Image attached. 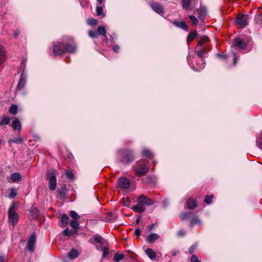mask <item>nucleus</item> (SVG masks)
Here are the masks:
<instances>
[{"label":"nucleus","mask_w":262,"mask_h":262,"mask_svg":"<svg viewBox=\"0 0 262 262\" xmlns=\"http://www.w3.org/2000/svg\"><path fill=\"white\" fill-rule=\"evenodd\" d=\"M232 56H233V64L235 65L236 64V57L235 53H232Z\"/></svg>","instance_id":"obj_54"},{"label":"nucleus","mask_w":262,"mask_h":262,"mask_svg":"<svg viewBox=\"0 0 262 262\" xmlns=\"http://www.w3.org/2000/svg\"><path fill=\"white\" fill-rule=\"evenodd\" d=\"M22 176L20 173L18 172H15L11 174V180L13 183H17L20 181Z\"/></svg>","instance_id":"obj_15"},{"label":"nucleus","mask_w":262,"mask_h":262,"mask_svg":"<svg viewBox=\"0 0 262 262\" xmlns=\"http://www.w3.org/2000/svg\"><path fill=\"white\" fill-rule=\"evenodd\" d=\"M155 227V224H152L148 227V230L149 231H151L152 229Z\"/></svg>","instance_id":"obj_56"},{"label":"nucleus","mask_w":262,"mask_h":262,"mask_svg":"<svg viewBox=\"0 0 262 262\" xmlns=\"http://www.w3.org/2000/svg\"><path fill=\"white\" fill-rule=\"evenodd\" d=\"M70 226L72 228L76 230L79 227V223L76 220H73L71 222Z\"/></svg>","instance_id":"obj_39"},{"label":"nucleus","mask_w":262,"mask_h":262,"mask_svg":"<svg viewBox=\"0 0 262 262\" xmlns=\"http://www.w3.org/2000/svg\"><path fill=\"white\" fill-rule=\"evenodd\" d=\"M142 156L149 159L154 158V155L151 151L147 149H144L142 152Z\"/></svg>","instance_id":"obj_22"},{"label":"nucleus","mask_w":262,"mask_h":262,"mask_svg":"<svg viewBox=\"0 0 262 262\" xmlns=\"http://www.w3.org/2000/svg\"><path fill=\"white\" fill-rule=\"evenodd\" d=\"M172 23L175 26L180 28L185 31H187L188 29V27L185 21L178 22L174 21Z\"/></svg>","instance_id":"obj_16"},{"label":"nucleus","mask_w":262,"mask_h":262,"mask_svg":"<svg viewBox=\"0 0 262 262\" xmlns=\"http://www.w3.org/2000/svg\"><path fill=\"white\" fill-rule=\"evenodd\" d=\"M113 50L115 52H118L119 50V47L117 45H116L115 46H114L113 47Z\"/></svg>","instance_id":"obj_55"},{"label":"nucleus","mask_w":262,"mask_h":262,"mask_svg":"<svg viewBox=\"0 0 262 262\" xmlns=\"http://www.w3.org/2000/svg\"><path fill=\"white\" fill-rule=\"evenodd\" d=\"M168 204V202L167 200H164V202H163V205L164 206H166V205H167V204Z\"/></svg>","instance_id":"obj_59"},{"label":"nucleus","mask_w":262,"mask_h":262,"mask_svg":"<svg viewBox=\"0 0 262 262\" xmlns=\"http://www.w3.org/2000/svg\"><path fill=\"white\" fill-rule=\"evenodd\" d=\"M120 156V162L123 164H128L135 159V156L132 151L129 149H123L118 151Z\"/></svg>","instance_id":"obj_3"},{"label":"nucleus","mask_w":262,"mask_h":262,"mask_svg":"<svg viewBox=\"0 0 262 262\" xmlns=\"http://www.w3.org/2000/svg\"><path fill=\"white\" fill-rule=\"evenodd\" d=\"M209 38L207 36H203L199 40L198 44L197 46H202L203 44L208 41Z\"/></svg>","instance_id":"obj_34"},{"label":"nucleus","mask_w":262,"mask_h":262,"mask_svg":"<svg viewBox=\"0 0 262 262\" xmlns=\"http://www.w3.org/2000/svg\"><path fill=\"white\" fill-rule=\"evenodd\" d=\"M151 7L156 13L162 15L164 13V8L162 6L158 3H153L151 4Z\"/></svg>","instance_id":"obj_12"},{"label":"nucleus","mask_w":262,"mask_h":262,"mask_svg":"<svg viewBox=\"0 0 262 262\" xmlns=\"http://www.w3.org/2000/svg\"><path fill=\"white\" fill-rule=\"evenodd\" d=\"M186 204L187 207L189 209H193L197 206L196 201L192 198L189 199Z\"/></svg>","instance_id":"obj_17"},{"label":"nucleus","mask_w":262,"mask_h":262,"mask_svg":"<svg viewBox=\"0 0 262 262\" xmlns=\"http://www.w3.org/2000/svg\"><path fill=\"white\" fill-rule=\"evenodd\" d=\"M109 246L108 244H106L101 249L102 250V257L105 258L108 255L109 252Z\"/></svg>","instance_id":"obj_31"},{"label":"nucleus","mask_w":262,"mask_h":262,"mask_svg":"<svg viewBox=\"0 0 262 262\" xmlns=\"http://www.w3.org/2000/svg\"><path fill=\"white\" fill-rule=\"evenodd\" d=\"M87 23L89 25L93 26L97 24L98 20L93 18H91L88 19Z\"/></svg>","instance_id":"obj_37"},{"label":"nucleus","mask_w":262,"mask_h":262,"mask_svg":"<svg viewBox=\"0 0 262 262\" xmlns=\"http://www.w3.org/2000/svg\"><path fill=\"white\" fill-rule=\"evenodd\" d=\"M134 234L137 236H139L141 234V230L139 229H136L135 230Z\"/></svg>","instance_id":"obj_49"},{"label":"nucleus","mask_w":262,"mask_h":262,"mask_svg":"<svg viewBox=\"0 0 262 262\" xmlns=\"http://www.w3.org/2000/svg\"><path fill=\"white\" fill-rule=\"evenodd\" d=\"M217 56L220 57H221V58H226V57H227V56L226 55L221 54H217Z\"/></svg>","instance_id":"obj_57"},{"label":"nucleus","mask_w":262,"mask_h":262,"mask_svg":"<svg viewBox=\"0 0 262 262\" xmlns=\"http://www.w3.org/2000/svg\"><path fill=\"white\" fill-rule=\"evenodd\" d=\"M70 216L75 220L80 217L79 215L75 211H71L70 212Z\"/></svg>","instance_id":"obj_43"},{"label":"nucleus","mask_w":262,"mask_h":262,"mask_svg":"<svg viewBox=\"0 0 262 262\" xmlns=\"http://www.w3.org/2000/svg\"><path fill=\"white\" fill-rule=\"evenodd\" d=\"M17 106L16 105L12 104L9 109V112L10 114L15 115L17 113Z\"/></svg>","instance_id":"obj_33"},{"label":"nucleus","mask_w":262,"mask_h":262,"mask_svg":"<svg viewBox=\"0 0 262 262\" xmlns=\"http://www.w3.org/2000/svg\"><path fill=\"white\" fill-rule=\"evenodd\" d=\"M156 162L155 161H153V164H154V165H156Z\"/></svg>","instance_id":"obj_63"},{"label":"nucleus","mask_w":262,"mask_h":262,"mask_svg":"<svg viewBox=\"0 0 262 262\" xmlns=\"http://www.w3.org/2000/svg\"><path fill=\"white\" fill-rule=\"evenodd\" d=\"M190 261L191 262H201V261L199 259L198 256L193 254L192 255L191 258H190Z\"/></svg>","instance_id":"obj_47"},{"label":"nucleus","mask_w":262,"mask_h":262,"mask_svg":"<svg viewBox=\"0 0 262 262\" xmlns=\"http://www.w3.org/2000/svg\"><path fill=\"white\" fill-rule=\"evenodd\" d=\"M58 196L60 199H64L66 197L67 190L66 186L62 187L57 190Z\"/></svg>","instance_id":"obj_19"},{"label":"nucleus","mask_w":262,"mask_h":262,"mask_svg":"<svg viewBox=\"0 0 262 262\" xmlns=\"http://www.w3.org/2000/svg\"><path fill=\"white\" fill-rule=\"evenodd\" d=\"M195 224H198L199 225H201V220L196 216H195L194 217H193L191 219V221H190V226L191 227H192L193 225H194Z\"/></svg>","instance_id":"obj_29"},{"label":"nucleus","mask_w":262,"mask_h":262,"mask_svg":"<svg viewBox=\"0 0 262 262\" xmlns=\"http://www.w3.org/2000/svg\"><path fill=\"white\" fill-rule=\"evenodd\" d=\"M19 34V31L18 30H15L13 33V36L15 38H17Z\"/></svg>","instance_id":"obj_53"},{"label":"nucleus","mask_w":262,"mask_h":262,"mask_svg":"<svg viewBox=\"0 0 262 262\" xmlns=\"http://www.w3.org/2000/svg\"><path fill=\"white\" fill-rule=\"evenodd\" d=\"M47 179L49 181V187L52 191L56 188L57 181L54 172H50L47 174Z\"/></svg>","instance_id":"obj_7"},{"label":"nucleus","mask_w":262,"mask_h":262,"mask_svg":"<svg viewBox=\"0 0 262 262\" xmlns=\"http://www.w3.org/2000/svg\"><path fill=\"white\" fill-rule=\"evenodd\" d=\"M4 257L2 256H0V262H4Z\"/></svg>","instance_id":"obj_61"},{"label":"nucleus","mask_w":262,"mask_h":262,"mask_svg":"<svg viewBox=\"0 0 262 262\" xmlns=\"http://www.w3.org/2000/svg\"><path fill=\"white\" fill-rule=\"evenodd\" d=\"M136 176H144L148 171V167L147 166V163L144 160H141L137 162L134 167Z\"/></svg>","instance_id":"obj_4"},{"label":"nucleus","mask_w":262,"mask_h":262,"mask_svg":"<svg viewBox=\"0 0 262 262\" xmlns=\"http://www.w3.org/2000/svg\"><path fill=\"white\" fill-rule=\"evenodd\" d=\"M137 204L134 205L132 209L136 212L142 213L145 211L146 206H150L154 202L150 198L144 195L139 196L137 200Z\"/></svg>","instance_id":"obj_2"},{"label":"nucleus","mask_w":262,"mask_h":262,"mask_svg":"<svg viewBox=\"0 0 262 262\" xmlns=\"http://www.w3.org/2000/svg\"><path fill=\"white\" fill-rule=\"evenodd\" d=\"M130 203V201L129 199H126L123 202L124 205L128 206Z\"/></svg>","instance_id":"obj_50"},{"label":"nucleus","mask_w":262,"mask_h":262,"mask_svg":"<svg viewBox=\"0 0 262 262\" xmlns=\"http://www.w3.org/2000/svg\"><path fill=\"white\" fill-rule=\"evenodd\" d=\"M145 253L150 259H154L156 257V252L151 248L146 249Z\"/></svg>","instance_id":"obj_21"},{"label":"nucleus","mask_w":262,"mask_h":262,"mask_svg":"<svg viewBox=\"0 0 262 262\" xmlns=\"http://www.w3.org/2000/svg\"><path fill=\"white\" fill-rule=\"evenodd\" d=\"M261 147H262V141H261Z\"/></svg>","instance_id":"obj_64"},{"label":"nucleus","mask_w":262,"mask_h":262,"mask_svg":"<svg viewBox=\"0 0 262 262\" xmlns=\"http://www.w3.org/2000/svg\"><path fill=\"white\" fill-rule=\"evenodd\" d=\"M88 34L89 36L93 38H97L98 36V33L97 32V31L92 30H89Z\"/></svg>","instance_id":"obj_36"},{"label":"nucleus","mask_w":262,"mask_h":262,"mask_svg":"<svg viewBox=\"0 0 262 262\" xmlns=\"http://www.w3.org/2000/svg\"><path fill=\"white\" fill-rule=\"evenodd\" d=\"M76 48V44L73 41L70 43L58 42L53 47L54 55L55 56L61 55L65 52L74 53Z\"/></svg>","instance_id":"obj_1"},{"label":"nucleus","mask_w":262,"mask_h":262,"mask_svg":"<svg viewBox=\"0 0 262 262\" xmlns=\"http://www.w3.org/2000/svg\"><path fill=\"white\" fill-rule=\"evenodd\" d=\"M63 235L66 236H70L72 235L73 233V231L69 230L68 228H66L63 231Z\"/></svg>","instance_id":"obj_46"},{"label":"nucleus","mask_w":262,"mask_h":262,"mask_svg":"<svg viewBox=\"0 0 262 262\" xmlns=\"http://www.w3.org/2000/svg\"><path fill=\"white\" fill-rule=\"evenodd\" d=\"M191 214V213H190V212L182 213H181V214L180 215L181 219L182 220H184L188 218V217Z\"/></svg>","instance_id":"obj_45"},{"label":"nucleus","mask_w":262,"mask_h":262,"mask_svg":"<svg viewBox=\"0 0 262 262\" xmlns=\"http://www.w3.org/2000/svg\"><path fill=\"white\" fill-rule=\"evenodd\" d=\"M118 184L121 189H127L129 187L130 183L129 179L122 177L118 179Z\"/></svg>","instance_id":"obj_9"},{"label":"nucleus","mask_w":262,"mask_h":262,"mask_svg":"<svg viewBox=\"0 0 262 262\" xmlns=\"http://www.w3.org/2000/svg\"><path fill=\"white\" fill-rule=\"evenodd\" d=\"M23 142V138L19 136H18L16 138L14 139H9L8 140V143L10 144L13 143H15L16 144H20Z\"/></svg>","instance_id":"obj_26"},{"label":"nucleus","mask_w":262,"mask_h":262,"mask_svg":"<svg viewBox=\"0 0 262 262\" xmlns=\"http://www.w3.org/2000/svg\"><path fill=\"white\" fill-rule=\"evenodd\" d=\"M96 13L98 16H101L102 18L105 16V14L103 12V8L100 5L96 7Z\"/></svg>","instance_id":"obj_25"},{"label":"nucleus","mask_w":262,"mask_h":262,"mask_svg":"<svg viewBox=\"0 0 262 262\" xmlns=\"http://www.w3.org/2000/svg\"><path fill=\"white\" fill-rule=\"evenodd\" d=\"M97 2L99 3V4L100 5H101L103 0H97Z\"/></svg>","instance_id":"obj_62"},{"label":"nucleus","mask_w":262,"mask_h":262,"mask_svg":"<svg viewBox=\"0 0 262 262\" xmlns=\"http://www.w3.org/2000/svg\"><path fill=\"white\" fill-rule=\"evenodd\" d=\"M97 32L98 33V35H102L104 37L106 36V29L103 26H99L97 28Z\"/></svg>","instance_id":"obj_27"},{"label":"nucleus","mask_w":262,"mask_h":262,"mask_svg":"<svg viewBox=\"0 0 262 262\" xmlns=\"http://www.w3.org/2000/svg\"><path fill=\"white\" fill-rule=\"evenodd\" d=\"M151 179V177L150 176H149L147 177V178H146L147 182H149V181H150Z\"/></svg>","instance_id":"obj_60"},{"label":"nucleus","mask_w":262,"mask_h":262,"mask_svg":"<svg viewBox=\"0 0 262 262\" xmlns=\"http://www.w3.org/2000/svg\"><path fill=\"white\" fill-rule=\"evenodd\" d=\"M159 237L160 236L158 234L151 233L148 236L147 238V242L149 243H152L156 240L159 239Z\"/></svg>","instance_id":"obj_20"},{"label":"nucleus","mask_w":262,"mask_h":262,"mask_svg":"<svg viewBox=\"0 0 262 262\" xmlns=\"http://www.w3.org/2000/svg\"><path fill=\"white\" fill-rule=\"evenodd\" d=\"M235 46L239 50H245L246 48V41L244 39L236 38L234 40Z\"/></svg>","instance_id":"obj_10"},{"label":"nucleus","mask_w":262,"mask_h":262,"mask_svg":"<svg viewBox=\"0 0 262 262\" xmlns=\"http://www.w3.org/2000/svg\"><path fill=\"white\" fill-rule=\"evenodd\" d=\"M79 255V253L78 251L75 249H72L69 253H68V257L71 259H74L76 258Z\"/></svg>","instance_id":"obj_24"},{"label":"nucleus","mask_w":262,"mask_h":262,"mask_svg":"<svg viewBox=\"0 0 262 262\" xmlns=\"http://www.w3.org/2000/svg\"><path fill=\"white\" fill-rule=\"evenodd\" d=\"M199 47L200 46H196L195 49V53L197 54V55L201 58V62H202V65H201L200 67L194 68L197 71H200L204 68L205 62L203 61V58L205 57L204 55L207 52L206 49L205 48L199 49Z\"/></svg>","instance_id":"obj_8"},{"label":"nucleus","mask_w":262,"mask_h":262,"mask_svg":"<svg viewBox=\"0 0 262 262\" xmlns=\"http://www.w3.org/2000/svg\"><path fill=\"white\" fill-rule=\"evenodd\" d=\"M213 198V195H207L205 198L204 201L207 204H209L212 202Z\"/></svg>","instance_id":"obj_42"},{"label":"nucleus","mask_w":262,"mask_h":262,"mask_svg":"<svg viewBox=\"0 0 262 262\" xmlns=\"http://www.w3.org/2000/svg\"><path fill=\"white\" fill-rule=\"evenodd\" d=\"M191 0H182V7L185 10H188L190 6Z\"/></svg>","instance_id":"obj_30"},{"label":"nucleus","mask_w":262,"mask_h":262,"mask_svg":"<svg viewBox=\"0 0 262 262\" xmlns=\"http://www.w3.org/2000/svg\"><path fill=\"white\" fill-rule=\"evenodd\" d=\"M66 177L70 179V180H73L74 178V175L73 173L71 170H67L66 171Z\"/></svg>","instance_id":"obj_41"},{"label":"nucleus","mask_w":262,"mask_h":262,"mask_svg":"<svg viewBox=\"0 0 262 262\" xmlns=\"http://www.w3.org/2000/svg\"><path fill=\"white\" fill-rule=\"evenodd\" d=\"M36 242V235L35 234H32L28 242H27V247L29 250V251L32 252L34 251V246Z\"/></svg>","instance_id":"obj_13"},{"label":"nucleus","mask_w":262,"mask_h":262,"mask_svg":"<svg viewBox=\"0 0 262 262\" xmlns=\"http://www.w3.org/2000/svg\"><path fill=\"white\" fill-rule=\"evenodd\" d=\"M69 218L67 215L66 214H63L61 216V222L63 225V226H66L69 223Z\"/></svg>","instance_id":"obj_28"},{"label":"nucleus","mask_w":262,"mask_h":262,"mask_svg":"<svg viewBox=\"0 0 262 262\" xmlns=\"http://www.w3.org/2000/svg\"><path fill=\"white\" fill-rule=\"evenodd\" d=\"M235 23L239 27L245 28L246 27V18L244 15H238L235 19Z\"/></svg>","instance_id":"obj_14"},{"label":"nucleus","mask_w":262,"mask_h":262,"mask_svg":"<svg viewBox=\"0 0 262 262\" xmlns=\"http://www.w3.org/2000/svg\"><path fill=\"white\" fill-rule=\"evenodd\" d=\"M142 218V215H138L137 216V218L136 219V223L138 224L140 223V220Z\"/></svg>","instance_id":"obj_51"},{"label":"nucleus","mask_w":262,"mask_h":262,"mask_svg":"<svg viewBox=\"0 0 262 262\" xmlns=\"http://www.w3.org/2000/svg\"><path fill=\"white\" fill-rule=\"evenodd\" d=\"M178 236H183L185 234V231L183 230H181L178 232Z\"/></svg>","instance_id":"obj_52"},{"label":"nucleus","mask_w":262,"mask_h":262,"mask_svg":"<svg viewBox=\"0 0 262 262\" xmlns=\"http://www.w3.org/2000/svg\"><path fill=\"white\" fill-rule=\"evenodd\" d=\"M124 257L123 254L116 253L114 256V261L115 262H119Z\"/></svg>","instance_id":"obj_32"},{"label":"nucleus","mask_w":262,"mask_h":262,"mask_svg":"<svg viewBox=\"0 0 262 262\" xmlns=\"http://www.w3.org/2000/svg\"><path fill=\"white\" fill-rule=\"evenodd\" d=\"M12 127L14 130H19V132H20L21 126L20 122L17 118H15L14 119L13 122L12 123Z\"/></svg>","instance_id":"obj_18"},{"label":"nucleus","mask_w":262,"mask_h":262,"mask_svg":"<svg viewBox=\"0 0 262 262\" xmlns=\"http://www.w3.org/2000/svg\"><path fill=\"white\" fill-rule=\"evenodd\" d=\"M17 195L16 190L14 188L10 189V192L9 194V197L11 199L14 198Z\"/></svg>","instance_id":"obj_40"},{"label":"nucleus","mask_w":262,"mask_h":262,"mask_svg":"<svg viewBox=\"0 0 262 262\" xmlns=\"http://www.w3.org/2000/svg\"><path fill=\"white\" fill-rule=\"evenodd\" d=\"M171 255L173 256H175L177 255V254L178 253V251H173L171 252Z\"/></svg>","instance_id":"obj_58"},{"label":"nucleus","mask_w":262,"mask_h":262,"mask_svg":"<svg viewBox=\"0 0 262 262\" xmlns=\"http://www.w3.org/2000/svg\"><path fill=\"white\" fill-rule=\"evenodd\" d=\"M26 83V74L25 73L24 71H23V73H21L19 79L18 80L17 85L16 87V89L17 90H21L25 85Z\"/></svg>","instance_id":"obj_11"},{"label":"nucleus","mask_w":262,"mask_h":262,"mask_svg":"<svg viewBox=\"0 0 262 262\" xmlns=\"http://www.w3.org/2000/svg\"><path fill=\"white\" fill-rule=\"evenodd\" d=\"M6 56V52L3 46L0 47V60L3 61Z\"/></svg>","instance_id":"obj_38"},{"label":"nucleus","mask_w":262,"mask_h":262,"mask_svg":"<svg viewBox=\"0 0 262 262\" xmlns=\"http://www.w3.org/2000/svg\"><path fill=\"white\" fill-rule=\"evenodd\" d=\"M15 206V203H12L10 205L8 213L9 222L12 224L13 226H15L19 218L18 213L14 210Z\"/></svg>","instance_id":"obj_5"},{"label":"nucleus","mask_w":262,"mask_h":262,"mask_svg":"<svg viewBox=\"0 0 262 262\" xmlns=\"http://www.w3.org/2000/svg\"><path fill=\"white\" fill-rule=\"evenodd\" d=\"M196 248V245H192L189 249V252L190 254H192L194 251V250H195Z\"/></svg>","instance_id":"obj_48"},{"label":"nucleus","mask_w":262,"mask_h":262,"mask_svg":"<svg viewBox=\"0 0 262 262\" xmlns=\"http://www.w3.org/2000/svg\"><path fill=\"white\" fill-rule=\"evenodd\" d=\"M89 242L95 245L96 249L101 250L106 244H108L101 236L98 234L94 235V239H90Z\"/></svg>","instance_id":"obj_6"},{"label":"nucleus","mask_w":262,"mask_h":262,"mask_svg":"<svg viewBox=\"0 0 262 262\" xmlns=\"http://www.w3.org/2000/svg\"><path fill=\"white\" fill-rule=\"evenodd\" d=\"M10 118L7 117H4L0 121V125H7L9 123Z\"/></svg>","instance_id":"obj_35"},{"label":"nucleus","mask_w":262,"mask_h":262,"mask_svg":"<svg viewBox=\"0 0 262 262\" xmlns=\"http://www.w3.org/2000/svg\"><path fill=\"white\" fill-rule=\"evenodd\" d=\"M189 19L191 20V22L194 25H197L199 23V21L197 18L193 15H191L189 16Z\"/></svg>","instance_id":"obj_44"},{"label":"nucleus","mask_w":262,"mask_h":262,"mask_svg":"<svg viewBox=\"0 0 262 262\" xmlns=\"http://www.w3.org/2000/svg\"><path fill=\"white\" fill-rule=\"evenodd\" d=\"M198 33L196 31H192L190 32L187 37V41L188 43L192 41L197 36Z\"/></svg>","instance_id":"obj_23"}]
</instances>
